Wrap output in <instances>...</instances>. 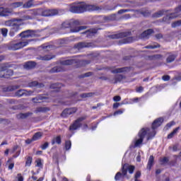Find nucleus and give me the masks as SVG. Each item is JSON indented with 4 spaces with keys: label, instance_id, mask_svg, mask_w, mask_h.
Here are the masks:
<instances>
[{
    "label": "nucleus",
    "instance_id": "1",
    "mask_svg": "<svg viewBox=\"0 0 181 181\" xmlns=\"http://www.w3.org/2000/svg\"><path fill=\"white\" fill-rule=\"evenodd\" d=\"M28 19H32V18H30V16H24L23 18H14V19L5 21L4 23L5 26L11 27L10 30L9 35L11 37H13V36H15V33L21 30V26H22V22H23V21H28Z\"/></svg>",
    "mask_w": 181,
    "mask_h": 181
},
{
    "label": "nucleus",
    "instance_id": "2",
    "mask_svg": "<svg viewBox=\"0 0 181 181\" xmlns=\"http://www.w3.org/2000/svg\"><path fill=\"white\" fill-rule=\"evenodd\" d=\"M100 7L95 5H90L86 3H82L78 6H72L70 8V12L72 13H83V12L91 11H100Z\"/></svg>",
    "mask_w": 181,
    "mask_h": 181
},
{
    "label": "nucleus",
    "instance_id": "3",
    "mask_svg": "<svg viewBox=\"0 0 181 181\" xmlns=\"http://www.w3.org/2000/svg\"><path fill=\"white\" fill-rule=\"evenodd\" d=\"M149 129L147 128H143L139 132L138 136L136 137L134 140V147L138 148L142 145V142H144V139L145 136L146 137L147 141L149 139H152V136L150 133H148Z\"/></svg>",
    "mask_w": 181,
    "mask_h": 181
},
{
    "label": "nucleus",
    "instance_id": "4",
    "mask_svg": "<svg viewBox=\"0 0 181 181\" xmlns=\"http://www.w3.org/2000/svg\"><path fill=\"white\" fill-rule=\"evenodd\" d=\"M128 170L129 173L132 175V173H134V170H135V166L124 164L122 168V173L121 172L117 173V174L115 176V180L118 181L122 180V179H124V177L127 176Z\"/></svg>",
    "mask_w": 181,
    "mask_h": 181
},
{
    "label": "nucleus",
    "instance_id": "5",
    "mask_svg": "<svg viewBox=\"0 0 181 181\" xmlns=\"http://www.w3.org/2000/svg\"><path fill=\"white\" fill-rule=\"evenodd\" d=\"M29 45L28 41H11L8 44V50H19L20 49H23L25 46Z\"/></svg>",
    "mask_w": 181,
    "mask_h": 181
},
{
    "label": "nucleus",
    "instance_id": "6",
    "mask_svg": "<svg viewBox=\"0 0 181 181\" xmlns=\"http://www.w3.org/2000/svg\"><path fill=\"white\" fill-rule=\"evenodd\" d=\"M74 63V60L73 59H66L61 62V65L58 66H54L49 71L50 73H60V71H64V66H70V64H73Z\"/></svg>",
    "mask_w": 181,
    "mask_h": 181
},
{
    "label": "nucleus",
    "instance_id": "7",
    "mask_svg": "<svg viewBox=\"0 0 181 181\" xmlns=\"http://www.w3.org/2000/svg\"><path fill=\"white\" fill-rule=\"evenodd\" d=\"M131 35V33H120L119 34L112 35V39H123L122 43H132L134 42V38L132 37H127Z\"/></svg>",
    "mask_w": 181,
    "mask_h": 181
},
{
    "label": "nucleus",
    "instance_id": "8",
    "mask_svg": "<svg viewBox=\"0 0 181 181\" xmlns=\"http://www.w3.org/2000/svg\"><path fill=\"white\" fill-rule=\"evenodd\" d=\"M162 122H163V118L162 117H159L158 119H156L152 124V129H148V134H150V135H151V136L153 138V136H155V135L156 134V133L155 132V129H156V128H158V127H160V125H162Z\"/></svg>",
    "mask_w": 181,
    "mask_h": 181
},
{
    "label": "nucleus",
    "instance_id": "9",
    "mask_svg": "<svg viewBox=\"0 0 181 181\" xmlns=\"http://www.w3.org/2000/svg\"><path fill=\"white\" fill-rule=\"evenodd\" d=\"M179 12H181V5L175 8V12L170 13V15H167L165 17L163 18V22L166 23H170V21L172 19H175L179 16Z\"/></svg>",
    "mask_w": 181,
    "mask_h": 181
},
{
    "label": "nucleus",
    "instance_id": "10",
    "mask_svg": "<svg viewBox=\"0 0 181 181\" xmlns=\"http://www.w3.org/2000/svg\"><path fill=\"white\" fill-rule=\"evenodd\" d=\"M86 117H81L78 118L69 127V131H76L81 127V122L86 119Z\"/></svg>",
    "mask_w": 181,
    "mask_h": 181
},
{
    "label": "nucleus",
    "instance_id": "11",
    "mask_svg": "<svg viewBox=\"0 0 181 181\" xmlns=\"http://www.w3.org/2000/svg\"><path fill=\"white\" fill-rule=\"evenodd\" d=\"M60 11L57 9L44 10L42 13V16H55L59 15Z\"/></svg>",
    "mask_w": 181,
    "mask_h": 181
},
{
    "label": "nucleus",
    "instance_id": "12",
    "mask_svg": "<svg viewBox=\"0 0 181 181\" xmlns=\"http://www.w3.org/2000/svg\"><path fill=\"white\" fill-rule=\"evenodd\" d=\"M32 94H33V91L25 89H21L16 92V97H28L29 95H32Z\"/></svg>",
    "mask_w": 181,
    "mask_h": 181
},
{
    "label": "nucleus",
    "instance_id": "13",
    "mask_svg": "<svg viewBox=\"0 0 181 181\" xmlns=\"http://www.w3.org/2000/svg\"><path fill=\"white\" fill-rule=\"evenodd\" d=\"M77 112V109L75 107L69 108V109H65L62 113V117H69V115H71L72 114H74Z\"/></svg>",
    "mask_w": 181,
    "mask_h": 181
},
{
    "label": "nucleus",
    "instance_id": "14",
    "mask_svg": "<svg viewBox=\"0 0 181 181\" xmlns=\"http://www.w3.org/2000/svg\"><path fill=\"white\" fill-rule=\"evenodd\" d=\"M19 36L21 37H34L35 36V31L28 30L24 32H22L21 33L19 34Z\"/></svg>",
    "mask_w": 181,
    "mask_h": 181
},
{
    "label": "nucleus",
    "instance_id": "15",
    "mask_svg": "<svg viewBox=\"0 0 181 181\" xmlns=\"http://www.w3.org/2000/svg\"><path fill=\"white\" fill-rule=\"evenodd\" d=\"M12 13V9L0 7V16H9Z\"/></svg>",
    "mask_w": 181,
    "mask_h": 181
},
{
    "label": "nucleus",
    "instance_id": "16",
    "mask_svg": "<svg viewBox=\"0 0 181 181\" xmlns=\"http://www.w3.org/2000/svg\"><path fill=\"white\" fill-rule=\"evenodd\" d=\"M153 33V30L152 29H148L146 31H144L141 35V39H148L149 36Z\"/></svg>",
    "mask_w": 181,
    "mask_h": 181
},
{
    "label": "nucleus",
    "instance_id": "17",
    "mask_svg": "<svg viewBox=\"0 0 181 181\" xmlns=\"http://www.w3.org/2000/svg\"><path fill=\"white\" fill-rule=\"evenodd\" d=\"M98 30V29L92 28L90 30L86 31L83 33H85V35H86L87 37H90L91 36H94V35H95V33H97Z\"/></svg>",
    "mask_w": 181,
    "mask_h": 181
},
{
    "label": "nucleus",
    "instance_id": "18",
    "mask_svg": "<svg viewBox=\"0 0 181 181\" xmlns=\"http://www.w3.org/2000/svg\"><path fill=\"white\" fill-rule=\"evenodd\" d=\"M36 66V62H28L24 64V69H33Z\"/></svg>",
    "mask_w": 181,
    "mask_h": 181
},
{
    "label": "nucleus",
    "instance_id": "19",
    "mask_svg": "<svg viewBox=\"0 0 181 181\" xmlns=\"http://www.w3.org/2000/svg\"><path fill=\"white\" fill-rule=\"evenodd\" d=\"M91 47V43H88V42H79L77 45L78 49H83V47Z\"/></svg>",
    "mask_w": 181,
    "mask_h": 181
},
{
    "label": "nucleus",
    "instance_id": "20",
    "mask_svg": "<svg viewBox=\"0 0 181 181\" xmlns=\"http://www.w3.org/2000/svg\"><path fill=\"white\" fill-rule=\"evenodd\" d=\"M29 87H38V88H42L45 87L43 83H38L37 81H33L29 83Z\"/></svg>",
    "mask_w": 181,
    "mask_h": 181
},
{
    "label": "nucleus",
    "instance_id": "21",
    "mask_svg": "<svg viewBox=\"0 0 181 181\" xmlns=\"http://www.w3.org/2000/svg\"><path fill=\"white\" fill-rule=\"evenodd\" d=\"M32 113L28 112V113H19L17 115L18 119H25V118H28L29 115H30Z\"/></svg>",
    "mask_w": 181,
    "mask_h": 181
},
{
    "label": "nucleus",
    "instance_id": "22",
    "mask_svg": "<svg viewBox=\"0 0 181 181\" xmlns=\"http://www.w3.org/2000/svg\"><path fill=\"white\" fill-rule=\"evenodd\" d=\"M128 67L124 68H117L112 71V73L117 74V73H124V71H127Z\"/></svg>",
    "mask_w": 181,
    "mask_h": 181
},
{
    "label": "nucleus",
    "instance_id": "23",
    "mask_svg": "<svg viewBox=\"0 0 181 181\" xmlns=\"http://www.w3.org/2000/svg\"><path fill=\"white\" fill-rule=\"evenodd\" d=\"M84 29H87V27L86 25H81L78 27H75L74 28H71V32L73 33H77L80 32V30H84Z\"/></svg>",
    "mask_w": 181,
    "mask_h": 181
},
{
    "label": "nucleus",
    "instance_id": "24",
    "mask_svg": "<svg viewBox=\"0 0 181 181\" xmlns=\"http://www.w3.org/2000/svg\"><path fill=\"white\" fill-rule=\"evenodd\" d=\"M43 136V133L37 132L33 136V141H39Z\"/></svg>",
    "mask_w": 181,
    "mask_h": 181
},
{
    "label": "nucleus",
    "instance_id": "25",
    "mask_svg": "<svg viewBox=\"0 0 181 181\" xmlns=\"http://www.w3.org/2000/svg\"><path fill=\"white\" fill-rule=\"evenodd\" d=\"M5 70H6V66L1 65L0 66V77L5 78Z\"/></svg>",
    "mask_w": 181,
    "mask_h": 181
},
{
    "label": "nucleus",
    "instance_id": "26",
    "mask_svg": "<svg viewBox=\"0 0 181 181\" xmlns=\"http://www.w3.org/2000/svg\"><path fill=\"white\" fill-rule=\"evenodd\" d=\"M153 160H154L153 156H151L149 157L148 165H147V169H148V170H151V168H152V166L153 165Z\"/></svg>",
    "mask_w": 181,
    "mask_h": 181
},
{
    "label": "nucleus",
    "instance_id": "27",
    "mask_svg": "<svg viewBox=\"0 0 181 181\" xmlns=\"http://www.w3.org/2000/svg\"><path fill=\"white\" fill-rule=\"evenodd\" d=\"M23 3L22 2H15L10 5V8L11 9H15V8H21V6H23Z\"/></svg>",
    "mask_w": 181,
    "mask_h": 181
},
{
    "label": "nucleus",
    "instance_id": "28",
    "mask_svg": "<svg viewBox=\"0 0 181 181\" xmlns=\"http://www.w3.org/2000/svg\"><path fill=\"white\" fill-rule=\"evenodd\" d=\"M11 76H13V71L6 68L5 70V78H9Z\"/></svg>",
    "mask_w": 181,
    "mask_h": 181
},
{
    "label": "nucleus",
    "instance_id": "29",
    "mask_svg": "<svg viewBox=\"0 0 181 181\" xmlns=\"http://www.w3.org/2000/svg\"><path fill=\"white\" fill-rule=\"evenodd\" d=\"M72 25H73V24H72L71 21H64L62 23L63 29H66L67 28H71Z\"/></svg>",
    "mask_w": 181,
    "mask_h": 181
},
{
    "label": "nucleus",
    "instance_id": "30",
    "mask_svg": "<svg viewBox=\"0 0 181 181\" xmlns=\"http://www.w3.org/2000/svg\"><path fill=\"white\" fill-rule=\"evenodd\" d=\"M180 129V127L175 128L170 134L168 135V139H172L173 138L174 135H176L177 134V132Z\"/></svg>",
    "mask_w": 181,
    "mask_h": 181
},
{
    "label": "nucleus",
    "instance_id": "31",
    "mask_svg": "<svg viewBox=\"0 0 181 181\" xmlns=\"http://www.w3.org/2000/svg\"><path fill=\"white\" fill-rule=\"evenodd\" d=\"M54 144H58V145H60V144H62V137L60 136H57L52 140V144L54 145Z\"/></svg>",
    "mask_w": 181,
    "mask_h": 181
},
{
    "label": "nucleus",
    "instance_id": "32",
    "mask_svg": "<svg viewBox=\"0 0 181 181\" xmlns=\"http://www.w3.org/2000/svg\"><path fill=\"white\" fill-rule=\"evenodd\" d=\"M33 6V1L32 0H30L27 1L25 4H23V8H25L26 9L29 8H32Z\"/></svg>",
    "mask_w": 181,
    "mask_h": 181
},
{
    "label": "nucleus",
    "instance_id": "33",
    "mask_svg": "<svg viewBox=\"0 0 181 181\" xmlns=\"http://www.w3.org/2000/svg\"><path fill=\"white\" fill-rule=\"evenodd\" d=\"M166 11L164 10L159 11L153 14L154 18H160V16L165 15Z\"/></svg>",
    "mask_w": 181,
    "mask_h": 181
},
{
    "label": "nucleus",
    "instance_id": "34",
    "mask_svg": "<svg viewBox=\"0 0 181 181\" xmlns=\"http://www.w3.org/2000/svg\"><path fill=\"white\" fill-rule=\"evenodd\" d=\"M52 59H53V57H52L51 55H45V56L39 57V60H44V61L52 60Z\"/></svg>",
    "mask_w": 181,
    "mask_h": 181
},
{
    "label": "nucleus",
    "instance_id": "35",
    "mask_svg": "<svg viewBox=\"0 0 181 181\" xmlns=\"http://www.w3.org/2000/svg\"><path fill=\"white\" fill-rule=\"evenodd\" d=\"M42 100H45V97L43 96H37L35 98H33V103H42Z\"/></svg>",
    "mask_w": 181,
    "mask_h": 181
},
{
    "label": "nucleus",
    "instance_id": "36",
    "mask_svg": "<svg viewBox=\"0 0 181 181\" xmlns=\"http://www.w3.org/2000/svg\"><path fill=\"white\" fill-rule=\"evenodd\" d=\"M175 59H176V55L170 54L167 58V63H172V62H175Z\"/></svg>",
    "mask_w": 181,
    "mask_h": 181
},
{
    "label": "nucleus",
    "instance_id": "37",
    "mask_svg": "<svg viewBox=\"0 0 181 181\" xmlns=\"http://www.w3.org/2000/svg\"><path fill=\"white\" fill-rule=\"evenodd\" d=\"M94 93H82L81 95V98H90V97H93Z\"/></svg>",
    "mask_w": 181,
    "mask_h": 181
},
{
    "label": "nucleus",
    "instance_id": "38",
    "mask_svg": "<svg viewBox=\"0 0 181 181\" xmlns=\"http://www.w3.org/2000/svg\"><path fill=\"white\" fill-rule=\"evenodd\" d=\"M65 149H66V151H70V149H71V141H66L65 142Z\"/></svg>",
    "mask_w": 181,
    "mask_h": 181
},
{
    "label": "nucleus",
    "instance_id": "39",
    "mask_svg": "<svg viewBox=\"0 0 181 181\" xmlns=\"http://www.w3.org/2000/svg\"><path fill=\"white\" fill-rule=\"evenodd\" d=\"M161 165H166L169 162V158L168 157H163L160 159Z\"/></svg>",
    "mask_w": 181,
    "mask_h": 181
},
{
    "label": "nucleus",
    "instance_id": "40",
    "mask_svg": "<svg viewBox=\"0 0 181 181\" xmlns=\"http://www.w3.org/2000/svg\"><path fill=\"white\" fill-rule=\"evenodd\" d=\"M172 28H177V26H181V20L177 21L171 24Z\"/></svg>",
    "mask_w": 181,
    "mask_h": 181
},
{
    "label": "nucleus",
    "instance_id": "41",
    "mask_svg": "<svg viewBox=\"0 0 181 181\" xmlns=\"http://www.w3.org/2000/svg\"><path fill=\"white\" fill-rule=\"evenodd\" d=\"M61 83H53L50 86V88L57 89V88H62Z\"/></svg>",
    "mask_w": 181,
    "mask_h": 181
},
{
    "label": "nucleus",
    "instance_id": "42",
    "mask_svg": "<svg viewBox=\"0 0 181 181\" xmlns=\"http://www.w3.org/2000/svg\"><path fill=\"white\" fill-rule=\"evenodd\" d=\"M141 98H134L132 99H129V104H135V103H138Z\"/></svg>",
    "mask_w": 181,
    "mask_h": 181
},
{
    "label": "nucleus",
    "instance_id": "43",
    "mask_svg": "<svg viewBox=\"0 0 181 181\" xmlns=\"http://www.w3.org/2000/svg\"><path fill=\"white\" fill-rule=\"evenodd\" d=\"M19 86L18 85H15V86H12L8 87V91H15V90H18V88H19Z\"/></svg>",
    "mask_w": 181,
    "mask_h": 181
},
{
    "label": "nucleus",
    "instance_id": "44",
    "mask_svg": "<svg viewBox=\"0 0 181 181\" xmlns=\"http://www.w3.org/2000/svg\"><path fill=\"white\" fill-rule=\"evenodd\" d=\"M1 34L4 37H6L8 35V29L7 28H1Z\"/></svg>",
    "mask_w": 181,
    "mask_h": 181
},
{
    "label": "nucleus",
    "instance_id": "45",
    "mask_svg": "<svg viewBox=\"0 0 181 181\" xmlns=\"http://www.w3.org/2000/svg\"><path fill=\"white\" fill-rule=\"evenodd\" d=\"M36 166L37 168H42L43 166V163H42V159H37L36 161Z\"/></svg>",
    "mask_w": 181,
    "mask_h": 181
},
{
    "label": "nucleus",
    "instance_id": "46",
    "mask_svg": "<svg viewBox=\"0 0 181 181\" xmlns=\"http://www.w3.org/2000/svg\"><path fill=\"white\" fill-rule=\"evenodd\" d=\"M30 165H32V158L28 157L27 158L26 162H25V166H30Z\"/></svg>",
    "mask_w": 181,
    "mask_h": 181
},
{
    "label": "nucleus",
    "instance_id": "47",
    "mask_svg": "<svg viewBox=\"0 0 181 181\" xmlns=\"http://www.w3.org/2000/svg\"><path fill=\"white\" fill-rule=\"evenodd\" d=\"M122 78H124V76H122V75L116 76L115 83H118V81H121Z\"/></svg>",
    "mask_w": 181,
    "mask_h": 181
},
{
    "label": "nucleus",
    "instance_id": "48",
    "mask_svg": "<svg viewBox=\"0 0 181 181\" xmlns=\"http://www.w3.org/2000/svg\"><path fill=\"white\" fill-rule=\"evenodd\" d=\"M47 148H49V143L47 142H45L41 146V148L42 149V151H45V149H47Z\"/></svg>",
    "mask_w": 181,
    "mask_h": 181
},
{
    "label": "nucleus",
    "instance_id": "49",
    "mask_svg": "<svg viewBox=\"0 0 181 181\" xmlns=\"http://www.w3.org/2000/svg\"><path fill=\"white\" fill-rule=\"evenodd\" d=\"M162 80H163V81H169L170 76H169V75H165L162 77Z\"/></svg>",
    "mask_w": 181,
    "mask_h": 181
},
{
    "label": "nucleus",
    "instance_id": "50",
    "mask_svg": "<svg viewBox=\"0 0 181 181\" xmlns=\"http://www.w3.org/2000/svg\"><path fill=\"white\" fill-rule=\"evenodd\" d=\"M140 13H141V15H143V16H148V15L151 14V13H149V11H140Z\"/></svg>",
    "mask_w": 181,
    "mask_h": 181
},
{
    "label": "nucleus",
    "instance_id": "51",
    "mask_svg": "<svg viewBox=\"0 0 181 181\" xmlns=\"http://www.w3.org/2000/svg\"><path fill=\"white\" fill-rule=\"evenodd\" d=\"M157 47H159V45H148L146 46V49H156Z\"/></svg>",
    "mask_w": 181,
    "mask_h": 181
},
{
    "label": "nucleus",
    "instance_id": "52",
    "mask_svg": "<svg viewBox=\"0 0 181 181\" xmlns=\"http://www.w3.org/2000/svg\"><path fill=\"white\" fill-rule=\"evenodd\" d=\"M121 100V96L116 95L113 98V101H115L116 103H118Z\"/></svg>",
    "mask_w": 181,
    "mask_h": 181
},
{
    "label": "nucleus",
    "instance_id": "53",
    "mask_svg": "<svg viewBox=\"0 0 181 181\" xmlns=\"http://www.w3.org/2000/svg\"><path fill=\"white\" fill-rule=\"evenodd\" d=\"M139 177H141V171H137L135 173L134 179H139Z\"/></svg>",
    "mask_w": 181,
    "mask_h": 181
},
{
    "label": "nucleus",
    "instance_id": "54",
    "mask_svg": "<svg viewBox=\"0 0 181 181\" xmlns=\"http://www.w3.org/2000/svg\"><path fill=\"white\" fill-rule=\"evenodd\" d=\"M124 111H125L124 109H123L122 110H117V111L115 112L114 115H121L124 112Z\"/></svg>",
    "mask_w": 181,
    "mask_h": 181
},
{
    "label": "nucleus",
    "instance_id": "55",
    "mask_svg": "<svg viewBox=\"0 0 181 181\" xmlns=\"http://www.w3.org/2000/svg\"><path fill=\"white\" fill-rule=\"evenodd\" d=\"M52 47H53V46H52V45L43 46V49H45V50H50V49H52Z\"/></svg>",
    "mask_w": 181,
    "mask_h": 181
},
{
    "label": "nucleus",
    "instance_id": "56",
    "mask_svg": "<svg viewBox=\"0 0 181 181\" xmlns=\"http://www.w3.org/2000/svg\"><path fill=\"white\" fill-rule=\"evenodd\" d=\"M125 12H129V10H128V9H121L118 11V13L122 14V13H125Z\"/></svg>",
    "mask_w": 181,
    "mask_h": 181
},
{
    "label": "nucleus",
    "instance_id": "57",
    "mask_svg": "<svg viewBox=\"0 0 181 181\" xmlns=\"http://www.w3.org/2000/svg\"><path fill=\"white\" fill-rule=\"evenodd\" d=\"M18 146H15L13 149L10 151V153H15V152H16V151H18Z\"/></svg>",
    "mask_w": 181,
    "mask_h": 181
},
{
    "label": "nucleus",
    "instance_id": "58",
    "mask_svg": "<svg viewBox=\"0 0 181 181\" xmlns=\"http://www.w3.org/2000/svg\"><path fill=\"white\" fill-rule=\"evenodd\" d=\"M136 93H142V91H144V88L142 86H140L136 88Z\"/></svg>",
    "mask_w": 181,
    "mask_h": 181
},
{
    "label": "nucleus",
    "instance_id": "59",
    "mask_svg": "<svg viewBox=\"0 0 181 181\" xmlns=\"http://www.w3.org/2000/svg\"><path fill=\"white\" fill-rule=\"evenodd\" d=\"M45 107H38L37 109V112H45Z\"/></svg>",
    "mask_w": 181,
    "mask_h": 181
},
{
    "label": "nucleus",
    "instance_id": "60",
    "mask_svg": "<svg viewBox=\"0 0 181 181\" xmlns=\"http://www.w3.org/2000/svg\"><path fill=\"white\" fill-rule=\"evenodd\" d=\"M175 122H170V123L167 124L166 127H168V128H170L171 127H173V125H175Z\"/></svg>",
    "mask_w": 181,
    "mask_h": 181
},
{
    "label": "nucleus",
    "instance_id": "61",
    "mask_svg": "<svg viewBox=\"0 0 181 181\" xmlns=\"http://www.w3.org/2000/svg\"><path fill=\"white\" fill-rule=\"evenodd\" d=\"M21 155V150H18L15 155L13 156V158H18Z\"/></svg>",
    "mask_w": 181,
    "mask_h": 181
},
{
    "label": "nucleus",
    "instance_id": "62",
    "mask_svg": "<svg viewBox=\"0 0 181 181\" xmlns=\"http://www.w3.org/2000/svg\"><path fill=\"white\" fill-rule=\"evenodd\" d=\"M18 181H23V177L22 176V175H21V174L18 175Z\"/></svg>",
    "mask_w": 181,
    "mask_h": 181
},
{
    "label": "nucleus",
    "instance_id": "63",
    "mask_svg": "<svg viewBox=\"0 0 181 181\" xmlns=\"http://www.w3.org/2000/svg\"><path fill=\"white\" fill-rule=\"evenodd\" d=\"M90 76H91V72H88L83 75L82 77H90Z\"/></svg>",
    "mask_w": 181,
    "mask_h": 181
},
{
    "label": "nucleus",
    "instance_id": "64",
    "mask_svg": "<svg viewBox=\"0 0 181 181\" xmlns=\"http://www.w3.org/2000/svg\"><path fill=\"white\" fill-rule=\"evenodd\" d=\"M118 107H119V103H115L113 104V108H118Z\"/></svg>",
    "mask_w": 181,
    "mask_h": 181
}]
</instances>
